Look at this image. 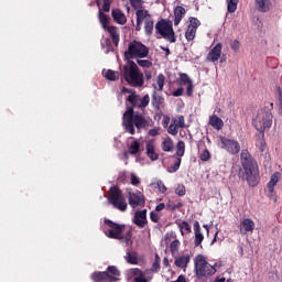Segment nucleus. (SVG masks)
<instances>
[{"label":"nucleus","instance_id":"obj_1","mask_svg":"<svg viewBox=\"0 0 282 282\" xmlns=\"http://www.w3.org/2000/svg\"><path fill=\"white\" fill-rule=\"evenodd\" d=\"M127 102H129L130 106L123 113L122 126L127 133L135 135V129L138 130V133H140L142 129H147V127H149V120H147L142 113L135 112L134 109L137 108L144 111L149 107V102H151V97L149 94L140 97V95L132 93L128 96Z\"/></svg>","mask_w":282,"mask_h":282},{"label":"nucleus","instance_id":"obj_2","mask_svg":"<svg viewBox=\"0 0 282 282\" xmlns=\"http://www.w3.org/2000/svg\"><path fill=\"white\" fill-rule=\"evenodd\" d=\"M240 163L245 171V180H247L248 185L252 187L258 186L261 176L259 175V164L254 156L248 150L243 149L240 153Z\"/></svg>","mask_w":282,"mask_h":282},{"label":"nucleus","instance_id":"obj_3","mask_svg":"<svg viewBox=\"0 0 282 282\" xmlns=\"http://www.w3.org/2000/svg\"><path fill=\"white\" fill-rule=\"evenodd\" d=\"M104 224L107 226V228L105 229V235L106 237H108V239L124 241L126 246H130L131 243H133V241L131 240L133 237V231L131 229H128L124 234V230L127 228L126 225L113 223L110 219L104 220Z\"/></svg>","mask_w":282,"mask_h":282},{"label":"nucleus","instance_id":"obj_4","mask_svg":"<svg viewBox=\"0 0 282 282\" xmlns=\"http://www.w3.org/2000/svg\"><path fill=\"white\" fill-rule=\"evenodd\" d=\"M122 78L130 87H144V73L140 70L135 62H126Z\"/></svg>","mask_w":282,"mask_h":282},{"label":"nucleus","instance_id":"obj_5","mask_svg":"<svg viewBox=\"0 0 282 282\" xmlns=\"http://www.w3.org/2000/svg\"><path fill=\"white\" fill-rule=\"evenodd\" d=\"M149 56V46L138 40L129 42L128 50L124 52V61L127 63L137 61L138 58H147Z\"/></svg>","mask_w":282,"mask_h":282},{"label":"nucleus","instance_id":"obj_6","mask_svg":"<svg viewBox=\"0 0 282 282\" xmlns=\"http://www.w3.org/2000/svg\"><path fill=\"white\" fill-rule=\"evenodd\" d=\"M120 270L116 265H109L106 271H95L90 279L94 282H118L120 279Z\"/></svg>","mask_w":282,"mask_h":282},{"label":"nucleus","instance_id":"obj_7","mask_svg":"<svg viewBox=\"0 0 282 282\" xmlns=\"http://www.w3.org/2000/svg\"><path fill=\"white\" fill-rule=\"evenodd\" d=\"M194 263L198 279H202L203 276H213V274L217 272V269L206 261V257H204V254L196 256Z\"/></svg>","mask_w":282,"mask_h":282},{"label":"nucleus","instance_id":"obj_8","mask_svg":"<svg viewBox=\"0 0 282 282\" xmlns=\"http://www.w3.org/2000/svg\"><path fill=\"white\" fill-rule=\"evenodd\" d=\"M108 202L109 204H112V206L117 208V210H121V213H124L128 208L127 199H124L122 191H120V187L118 186L110 187Z\"/></svg>","mask_w":282,"mask_h":282},{"label":"nucleus","instance_id":"obj_9","mask_svg":"<svg viewBox=\"0 0 282 282\" xmlns=\"http://www.w3.org/2000/svg\"><path fill=\"white\" fill-rule=\"evenodd\" d=\"M156 33L163 36L170 43H175L177 39L175 37V31L173 30V22H169L164 19L160 20L155 24Z\"/></svg>","mask_w":282,"mask_h":282},{"label":"nucleus","instance_id":"obj_10","mask_svg":"<svg viewBox=\"0 0 282 282\" xmlns=\"http://www.w3.org/2000/svg\"><path fill=\"white\" fill-rule=\"evenodd\" d=\"M128 193V202L131 206V208H138L140 206L141 208H144L147 204V198L144 197V194L140 191L133 192L131 188H127Z\"/></svg>","mask_w":282,"mask_h":282},{"label":"nucleus","instance_id":"obj_11","mask_svg":"<svg viewBox=\"0 0 282 282\" xmlns=\"http://www.w3.org/2000/svg\"><path fill=\"white\" fill-rule=\"evenodd\" d=\"M199 25H202V22L197 18H189V24L187 25V30L185 32L186 41H195L197 28H199Z\"/></svg>","mask_w":282,"mask_h":282},{"label":"nucleus","instance_id":"obj_12","mask_svg":"<svg viewBox=\"0 0 282 282\" xmlns=\"http://www.w3.org/2000/svg\"><path fill=\"white\" fill-rule=\"evenodd\" d=\"M221 144H223V149L228 151V153H231V155H237V153L241 151V145L237 140L221 138Z\"/></svg>","mask_w":282,"mask_h":282},{"label":"nucleus","instance_id":"obj_13","mask_svg":"<svg viewBox=\"0 0 282 282\" xmlns=\"http://www.w3.org/2000/svg\"><path fill=\"white\" fill-rule=\"evenodd\" d=\"M151 105H152L155 113L160 115V113H162V109H164V107H166V101L160 94H158L156 90H153Z\"/></svg>","mask_w":282,"mask_h":282},{"label":"nucleus","instance_id":"obj_14","mask_svg":"<svg viewBox=\"0 0 282 282\" xmlns=\"http://www.w3.org/2000/svg\"><path fill=\"white\" fill-rule=\"evenodd\" d=\"M139 12L145 13V18L143 20L144 32H145L147 36H151L153 34V28L155 25V22L153 21V17L149 14V10H147V9H139Z\"/></svg>","mask_w":282,"mask_h":282},{"label":"nucleus","instance_id":"obj_15","mask_svg":"<svg viewBox=\"0 0 282 282\" xmlns=\"http://www.w3.org/2000/svg\"><path fill=\"white\" fill-rule=\"evenodd\" d=\"M132 223L138 226V228H145L147 224H149V220H147V209L137 210Z\"/></svg>","mask_w":282,"mask_h":282},{"label":"nucleus","instance_id":"obj_16","mask_svg":"<svg viewBox=\"0 0 282 282\" xmlns=\"http://www.w3.org/2000/svg\"><path fill=\"white\" fill-rule=\"evenodd\" d=\"M254 228H256L254 220L250 218H243L240 221L239 230H240V235L242 236H246L248 232H252Z\"/></svg>","mask_w":282,"mask_h":282},{"label":"nucleus","instance_id":"obj_17","mask_svg":"<svg viewBox=\"0 0 282 282\" xmlns=\"http://www.w3.org/2000/svg\"><path fill=\"white\" fill-rule=\"evenodd\" d=\"M221 43H217L207 54L206 61L208 63H217L221 58Z\"/></svg>","mask_w":282,"mask_h":282},{"label":"nucleus","instance_id":"obj_18","mask_svg":"<svg viewBox=\"0 0 282 282\" xmlns=\"http://www.w3.org/2000/svg\"><path fill=\"white\" fill-rule=\"evenodd\" d=\"M254 7L262 14L270 12L273 8L272 1L270 0H254Z\"/></svg>","mask_w":282,"mask_h":282},{"label":"nucleus","instance_id":"obj_19","mask_svg":"<svg viewBox=\"0 0 282 282\" xmlns=\"http://www.w3.org/2000/svg\"><path fill=\"white\" fill-rule=\"evenodd\" d=\"M194 246L199 248L202 246V241H204V234H202V227L199 226V221L194 223Z\"/></svg>","mask_w":282,"mask_h":282},{"label":"nucleus","instance_id":"obj_20","mask_svg":"<svg viewBox=\"0 0 282 282\" xmlns=\"http://www.w3.org/2000/svg\"><path fill=\"white\" fill-rule=\"evenodd\" d=\"M130 274L132 276H134L133 282H149V281H151V278H147L144 272L141 269H138V268L130 269Z\"/></svg>","mask_w":282,"mask_h":282},{"label":"nucleus","instance_id":"obj_21","mask_svg":"<svg viewBox=\"0 0 282 282\" xmlns=\"http://www.w3.org/2000/svg\"><path fill=\"white\" fill-rule=\"evenodd\" d=\"M111 17L118 25H124L127 23V15L120 9H112Z\"/></svg>","mask_w":282,"mask_h":282},{"label":"nucleus","instance_id":"obj_22","mask_svg":"<svg viewBox=\"0 0 282 282\" xmlns=\"http://www.w3.org/2000/svg\"><path fill=\"white\" fill-rule=\"evenodd\" d=\"M145 154L149 156V159L152 162H155L159 160L160 155L155 153V142L153 141H148L145 144Z\"/></svg>","mask_w":282,"mask_h":282},{"label":"nucleus","instance_id":"obj_23","mask_svg":"<svg viewBox=\"0 0 282 282\" xmlns=\"http://www.w3.org/2000/svg\"><path fill=\"white\" fill-rule=\"evenodd\" d=\"M174 265H176V268H181V270H186L188 263H191V256H174Z\"/></svg>","mask_w":282,"mask_h":282},{"label":"nucleus","instance_id":"obj_24","mask_svg":"<svg viewBox=\"0 0 282 282\" xmlns=\"http://www.w3.org/2000/svg\"><path fill=\"white\" fill-rule=\"evenodd\" d=\"M106 30L110 34L115 47H118L120 44V30L117 26H108Z\"/></svg>","mask_w":282,"mask_h":282},{"label":"nucleus","instance_id":"obj_25","mask_svg":"<svg viewBox=\"0 0 282 282\" xmlns=\"http://www.w3.org/2000/svg\"><path fill=\"white\" fill-rule=\"evenodd\" d=\"M186 17V9L182 6H177L174 9V25H180L182 23V19Z\"/></svg>","mask_w":282,"mask_h":282},{"label":"nucleus","instance_id":"obj_26","mask_svg":"<svg viewBox=\"0 0 282 282\" xmlns=\"http://www.w3.org/2000/svg\"><path fill=\"white\" fill-rule=\"evenodd\" d=\"M263 126L257 127L256 129L260 131V133H263L265 129H270L272 127V112H265L264 117L262 118Z\"/></svg>","mask_w":282,"mask_h":282},{"label":"nucleus","instance_id":"obj_27","mask_svg":"<svg viewBox=\"0 0 282 282\" xmlns=\"http://www.w3.org/2000/svg\"><path fill=\"white\" fill-rule=\"evenodd\" d=\"M209 124L217 131H221V129H224V120H221L217 115L209 117Z\"/></svg>","mask_w":282,"mask_h":282},{"label":"nucleus","instance_id":"obj_28","mask_svg":"<svg viewBox=\"0 0 282 282\" xmlns=\"http://www.w3.org/2000/svg\"><path fill=\"white\" fill-rule=\"evenodd\" d=\"M102 76L107 80L116 82L120 78V72H116V70H112V69H104L102 70Z\"/></svg>","mask_w":282,"mask_h":282},{"label":"nucleus","instance_id":"obj_29","mask_svg":"<svg viewBox=\"0 0 282 282\" xmlns=\"http://www.w3.org/2000/svg\"><path fill=\"white\" fill-rule=\"evenodd\" d=\"M161 149L165 153H171L175 149V144L173 143V139L171 137H167L165 140L161 143Z\"/></svg>","mask_w":282,"mask_h":282},{"label":"nucleus","instance_id":"obj_30","mask_svg":"<svg viewBox=\"0 0 282 282\" xmlns=\"http://www.w3.org/2000/svg\"><path fill=\"white\" fill-rule=\"evenodd\" d=\"M137 17V25H135V32H140L142 30V23H144V19H147V13L144 11L137 10L135 11Z\"/></svg>","mask_w":282,"mask_h":282},{"label":"nucleus","instance_id":"obj_31","mask_svg":"<svg viewBox=\"0 0 282 282\" xmlns=\"http://www.w3.org/2000/svg\"><path fill=\"white\" fill-rule=\"evenodd\" d=\"M124 259L127 263H130V265H138V263H140L138 260V252L135 251H128Z\"/></svg>","mask_w":282,"mask_h":282},{"label":"nucleus","instance_id":"obj_32","mask_svg":"<svg viewBox=\"0 0 282 282\" xmlns=\"http://www.w3.org/2000/svg\"><path fill=\"white\" fill-rule=\"evenodd\" d=\"M279 184V172L271 175L270 182L267 185L269 193H274V187Z\"/></svg>","mask_w":282,"mask_h":282},{"label":"nucleus","instance_id":"obj_33","mask_svg":"<svg viewBox=\"0 0 282 282\" xmlns=\"http://www.w3.org/2000/svg\"><path fill=\"white\" fill-rule=\"evenodd\" d=\"M98 18H99V23H101V26L104 28V30H107V28H109V15L105 14L102 12V9H99Z\"/></svg>","mask_w":282,"mask_h":282},{"label":"nucleus","instance_id":"obj_34","mask_svg":"<svg viewBox=\"0 0 282 282\" xmlns=\"http://www.w3.org/2000/svg\"><path fill=\"white\" fill-rule=\"evenodd\" d=\"M138 65L143 69H151V67H153V62L151 59L137 58V66Z\"/></svg>","mask_w":282,"mask_h":282},{"label":"nucleus","instance_id":"obj_35","mask_svg":"<svg viewBox=\"0 0 282 282\" xmlns=\"http://www.w3.org/2000/svg\"><path fill=\"white\" fill-rule=\"evenodd\" d=\"M128 153L130 155H138V153H140V143L138 140L133 141L130 144Z\"/></svg>","mask_w":282,"mask_h":282},{"label":"nucleus","instance_id":"obj_36","mask_svg":"<svg viewBox=\"0 0 282 282\" xmlns=\"http://www.w3.org/2000/svg\"><path fill=\"white\" fill-rule=\"evenodd\" d=\"M186 151V143L184 141H178L176 144V155L177 158H184V153Z\"/></svg>","mask_w":282,"mask_h":282},{"label":"nucleus","instance_id":"obj_37","mask_svg":"<svg viewBox=\"0 0 282 282\" xmlns=\"http://www.w3.org/2000/svg\"><path fill=\"white\" fill-rule=\"evenodd\" d=\"M180 246H181V242L177 239H175L171 242L170 252H171L172 257H175V254H177V252H180Z\"/></svg>","mask_w":282,"mask_h":282},{"label":"nucleus","instance_id":"obj_38","mask_svg":"<svg viewBox=\"0 0 282 282\" xmlns=\"http://www.w3.org/2000/svg\"><path fill=\"white\" fill-rule=\"evenodd\" d=\"M237 6H239V0H227V11L229 14L237 12Z\"/></svg>","mask_w":282,"mask_h":282},{"label":"nucleus","instance_id":"obj_39","mask_svg":"<svg viewBox=\"0 0 282 282\" xmlns=\"http://www.w3.org/2000/svg\"><path fill=\"white\" fill-rule=\"evenodd\" d=\"M182 165V159L176 158L174 164L167 167V173H177L180 171V166Z\"/></svg>","mask_w":282,"mask_h":282},{"label":"nucleus","instance_id":"obj_40","mask_svg":"<svg viewBox=\"0 0 282 282\" xmlns=\"http://www.w3.org/2000/svg\"><path fill=\"white\" fill-rule=\"evenodd\" d=\"M193 83V79L188 77V74L186 73H181L180 74V79H178V85H191Z\"/></svg>","mask_w":282,"mask_h":282},{"label":"nucleus","instance_id":"obj_41","mask_svg":"<svg viewBox=\"0 0 282 282\" xmlns=\"http://www.w3.org/2000/svg\"><path fill=\"white\" fill-rule=\"evenodd\" d=\"M162 262V259L160 258V254L155 253L154 256V262L152 263V272H160V263Z\"/></svg>","mask_w":282,"mask_h":282},{"label":"nucleus","instance_id":"obj_42","mask_svg":"<svg viewBox=\"0 0 282 282\" xmlns=\"http://www.w3.org/2000/svg\"><path fill=\"white\" fill-rule=\"evenodd\" d=\"M166 80V77L164 74H159L158 79H156V85H158V91H164V83Z\"/></svg>","mask_w":282,"mask_h":282},{"label":"nucleus","instance_id":"obj_43","mask_svg":"<svg viewBox=\"0 0 282 282\" xmlns=\"http://www.w3.org/2000/svg\"><path fill=\"white\" fill-rule=\"evenodd\" d=\"M176 224H177L182 235H184V230H185V232H191V225L188 224V221L183 220L182 223H176Z\"/></svg>","mask_w":282,"mask_h":282},{"label":"nucleus","instance_id":"obj_44","mask_svg":"<svg viewBox=\"0 0 282 282\" xmlns=\"http://www.w3.org/2000/svg\"><path fill=\"white\" fill-rule=\"evenodd\" d=\"M180 131V128L177 127V124H175L173 121L170 124V127L167 128V133H170V135H177Z\"/></svg>","mask_w":282,"mask_h":282},{"label":"nucleus","instance_id":"obj_45","mask_svg":"<svg viewBox=\"0 0 282 282\" xmlns=\"http://www.w3.org/2000/svg\"><path fill=\"white\" fill-rule=\"evenodd\" d=\"M172 122H174L178 129H184V123H185L184 116L177 117V118H176L174 121H172Z\"/></svg>","mask_w":282,"mask_h":282},{"label":"nucleus","instance_id":"obj_46","mask_svg":"<svg viewBox=\"0 0 282 282\" xmlns=\"http://www.w3.org/2000/svg\"><path fill=\"white\" fill-rule=\"evenodd\" d=\"M134 10H142V0H129Z\"/></svg>","mask_w":282,"mask_h":282},{"label":"nucleus","instance_id":"obj_47","mask_svg":"<svg viewBox=\"0 0 282 282\" xmlns=\"http://www.w3.org/2000/svg\"><path fill=\"white\" fill-rule=\"evenodd\" d=\"M175 193L178 195V197H184V195H186V187L184 185H178L175 188Z\"/></svg>","mask_w":282,"mask_h":282},{"label":"nucleus","instance_id":"obj_48","mask_svg":"<svg viewBox=\"0 0 282 282\" xmlns=\"http://www.w3.org/2000/svg\"><path fill=\"white\" fill-rule=\"evenodd\" d=\"M105 46H106V54H109V52H113V44L111 43V40L109 37L105 40Z\"/></svg>","mask_w":282,"mask_h":282},{"label":"nucleus","instance_id":"obj_49","mask_svg":"<svg viewBox=\"0 0 282 282\" xmlns=\"http://www.w3.org/2000/svg\"><path fill=\"white\" fill-rule=\"evenodd\" d=\"M200 160L202 162H208V160H210V152L208 151V149H205L203 151V153L200 154Z\"/></svg>","mask_w":282,"mask_h":282},{"label":"nucleus","instance_id":"obj_50","mask_svg":"<svg viewBox=\"0 0 282 282\" xmlns=\"http://www.w3.org/2000/svg\"><path fill=\"white\" fill-rule=\"evenodd\" d=\"M111 3H113V0H104L102 10L109 12L111 10Z\"/></svg>","mask_w":282,"mask_h":282},{"label":"nucleus","instance_id":"obj_51","mask_svg":"<svg viewBox=\"0 0 282 282\" xmlns=\"http://www.w3.org/2000/svg\"><path fill=\"white\" fill-rule=\"evenodd\" d=\"M230 47L234 52H239V48L241 47L239 40H234L230 44Z\"/></svg>","mask_w":282,"mask_h":282},{"label":"nucleus","instance_id":"obj_52","mask_svg":"<svg viewBox=\"0 0 282 282\" xmlns=\"http://www.w3.org/2000/svg\"><path fill=\"white\" fill-rule=\"evenodd\" d=\"M130 180L132 186H138L140 184V177H138V175H135L134 173L130 175Z\"/></svg>","mask_w":282,"mask_h":282},{"label":"nucleus","instance_id":"obj_53","mask_svg":"<svg viewBox=\"0 0 282 282\" xmlns=\"http://www.w3.org/2000/svg\"><path fill=\"white\" fill-rule=\"evenodd\" d=\"M150 219L153 221V224H158L160 221V215L155 212H151Z\"/></svg>","mask_w":282,"mask_h":282},{"label":"nucleus","instance_id":"obj_54","mask_svg":"<svg viewBox=\"0 0 282 282\" xmlns=\"http://www.w3.org/2000/svg\"><path fill=\"white\" fill-rule=\"evenodd\" d=\"M194 89H195V86L193 85V82L191 84H187L186 96H188V98H191V96H193Z\"/></svg>","mask_w":282,"mask_h":282},{"label":"nucleus","instance_id":"obj_55","mask_svg":"<svg viewBox=\"0 0 282 282\" xmlns=\"http://www.w3.org/2000/svg\"><path fill=\"white\" fill-rule=\"evenodd\" d=\"M156 186H158L160 193H166L167 188H166V185H164V182L158 181Z\"/></svg>","mask_w":282,"mask_h":282},{"label":"nucleus","instance_id":"obj_56","mask_svg":"<svg viewBox=\"0 0 282 282\" xmlns=\"http://www.w3.org/2000/svg\"><path fill=\"white\" fill-rule=\"evenodd\" d=\"M172 96H174L175 98H180V96H184V88L183 87L177 88L172 93Z\"/></svg>","mask_w":282,"mask_h":282},{"label":"nucleus","instance_id":"obj_57","mask_svg":"<svg viewBox=\"0 0 282 282\" xmlns=\"http://www.w3.org/2000/svg\"><path fill=\"white\" fill-rule=\"evenodd\" d=\"M257 147L260 149L261 153H263L265 151V141L263 139H260L257 143Z\"/></svg>","mask_w":282,"mask_h":282},{"label":"nucleus","instance_id":"obj_58","mask_svg":"<svg viewBox=\"0 0 282 282\" xmlns=\"http://www.w3.org/2000/svg\"><path fill=\"white\" fill-rule=\"evenodd\" d=\"M149 135H151L152 138H155V135H160V129L158 128L150 129Z\"/></svg>","mask_w":282,"mask_h":282},{"label":"nucleus","instance_id":"obj_59","mask_svg":"<svg viewBox=\"0 0 282 282\" xmlns=\"http://www.w3.org/2000/svg\"><path fill=\"white\" fill-rule=\"evenodd\" d=\"M165 207H166V205L164 203H161V204L156 205L155 210H156V213H162V210H164Z\"/></svg>","mask_w":282,"mask_h":282},{"label":"nucleus","instance_id":"obj_60","mask_svg":"<svg viewBox=\"0 0 282 282\" xmlns=\"http://www.w3.org/2000/svg\"><path fill=\"white\" fill-rule=\"evenodd\" d=\"M122 91H123V94H130V96H131V94H135V90H133L131 88H127V87H123Z\"/></svg>","mask_w":282,"mask_h":282},{"label":"nucleus","instance_id":"obj_61","mask_svg":"<svg viewBox=\"0 0 282 282\" xmlns=\"http://www.w3.org/2000/svg\"><path fill=\"white\" fill-rule=\"evenodd\" d=\"M161 50L165 52V56H171V50L169 47L161 46Z\"/></svg>","mask_w":282,"mask_h":282},{"label":"nucleus","instance_id":"obj_62","mask_svg":"<svg viewBox=\"0 0 282 282\" xmlns=\"http://www.w3.org/2000/svg\"><path fill=\"white\" fill-rule=\"evenodd\" d=\"M163 265L164 268H169L171 263L169 262V258H163Z\"/></svg>","mask_w":282,"mask_h":282},{"label":"nucleus","instance_id":"obj_63","mask_svg":"<svg viewBox=\"0 0 282 282\" xmlns=\"http://www.w3.org/2000/svg\"><path fill=\"white\" fill-rule=\"evenodd\" d=\"M145 78L147 80H151L152 78L151 72H145Z\"/></svg>","mask_w":282,"mask_h":282},{"label":"nucleus","instance_id":"obj_64","mask_svg":"<svg viewBox=\"0 0 282 282\" xmlns=\"http://www.w3.org/2000/svg\"><path fill=\"white\" fill-rule=\"evenodd\" d=\"M169 121H170L169 117L165 118L164 121H163V126L166 127L169 124Z\"/></svg>","mask_w":282,"mask_h":282}]
</instances>
